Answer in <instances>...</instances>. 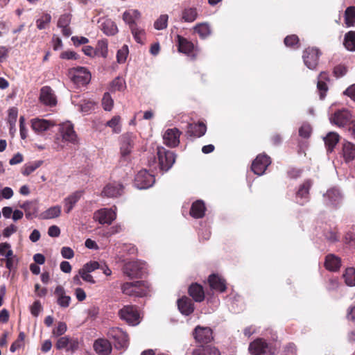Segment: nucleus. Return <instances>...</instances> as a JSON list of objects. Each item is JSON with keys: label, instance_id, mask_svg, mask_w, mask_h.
I'll return each mask as SVG.
<instances>
[{"label": "nucleus", "instance_id": "obj_1", "mask_svg": "<svg viewBox=\"0 0 355 355\" xmlns=\"http://www.w3.org/2000/svg\"><path fill=\"white\" fill-rule=\"evenodd\" d=\"M121 289L124 295L130 297H144L149 291L148 286L142 281L123 283Z\"/></svg>", "mask_w": 355, "mask_h": 355}, {"label": "nucleus", "instance_id": "obj_2", "mask_svg": "<svg viewBox=\"0 0 355 355\" xmlns=\"http://www.w3.org/2000/svg\"><path fill=\"white\" fill-rule=\"evenodd\" d=\"M69 76L71 80L79 87L86 86L91 80L90 71L85 67H73L69 70Z\"/></svg>", "mask_w": 355, "mask_h": 355}, {"label": "nucleus", "instance_id": "obj_3", "mask_svg": "<svg viewBox=\"0 0 355 355\" xmlns=\"http://www.w3.org/2000/svg\"><path fill=\"white\" fill-rule=\"evenodd\" d=\"M58 131L61 135L62 141L68 142L73 145L78 144L79 139L78 135L74 130V125L71 121H67L60 123Z\"/></svg>", "mask_w": 355, "mask_h": 355}, {"label": "nucleus", "instance_id": "obj_4", "mask_svg": "<svg viewBox=\"0 0 355 355\" xmlns=\"http://www.w3.org/2000/svg\"><path fill=\"white\" fill-rule=\"evenodd\" d=\"M120 318L128 324L135 326L140 322L139 314L135 306L125 305L119 311Z\"/></svg>", "mask_w": 355, "mask_h": 355}, {"label": "nucleus", "instance_id": "obj_5", "mask_svg": "<svg viewBox=\"0 0 355 355\" xmlns=\"http://www.w3.org/2000/svg\"><path fill=\"white\" fill-rule=\"evenodd\" d=\"M157 156L160 168L165 171L171 168L175 162V154L172 151L166 150L164 148H157Z\"/></svg>", "mask_w": 355, "mask_h": 355}, {"label": "nucleus", "instance_id": "obj_6", "mask_svg": "<svg viewBox=\"0 0 355 355\" xmlns=\"http://www.w3.org/2000/svg\"><path fill=\"white\" fill-rule=\"evenodd\" d=\"M107 336L114 340V345L116 349H123L128 346V335L118 327L110 329L107 331Z\"/></svg>", "mask_w": 355, "mask_h": 355}, {"label": "nucleus", "instance_id": "obj_7", "mask_svg": "<svg viewBox=\"0 0 355 355\" xmlns=\"http://www.w3.org/2000/svg\"><path fill=\"white\" fill-rule=\"evenodd\" d=\"M116 211L112 208L101 209L94 214V219L101 225H110L116 219Z\"/></svg>", "mask_w": 355, "mask_h": 355}, {"label": "nucleus", "instance_id": "obj_8", "mask_svg": "<svg viewBox=\"0 0 355 355\" xmlns=\"http://www.w3.org/2000/svg\"><path fill=\"white\" fill-rule=\"evenodd\" d=\"M331 123L344 127L352 121V114L347 109L339 110L329 117Z\"/></svg>", "mask_w": 355, "mask_h": 355}, {"label": "nucleus", "instance_id": "obj_9", "mask_svg": "<svg viewBox=\"0 0 355 355\" xmlns=\"http://www.w3.org/2000/svg\"><path fill=\"white\" fill-rule=\"evenodd\" d=\"M135 136L127 132L120 137V153L123 157L129 155L134 147Z\"/></svg>", "mask_w": 355, "mask_h": 355}, {"label": "nucleus", "instance_id": "obj_10", "mask_svg": "<svg viewBox=\"0 0 355 355\" xmlns=\"http://www.w3.org/2000/svg\"><path fill=\"white\" fill-rule=\"evenodd\" d=\"M135 186L139 189H147L155 182V178L146 170L140 171L135 176Z\"/></svg>", "mask_w": 355, "mask_h": 355}, {"label": "nucleus", "instance_id": "obj_11", "mask_svg": "<svg viewBox=\"0 0 355 355\" xmlns=\"http://www.w3.org/2000/svg\"><path fill=\"white\" fill-rule=\"evenodd\" d=\"M270 158L265 154H260L252 164V171L258 175H261L270 164Z\"/></svg>", "mask_w": 355, "mask_h": 355}, {"label": "nucleus", "instance_id": "obj_12", "mask_svg": "<svg viewBox=\"0 0 355 355\" xmlns=\"http://www.w3.org/2000/svg\"><path fill=\"white\" fill-rule=\"evenodd\" d=\"M182 132L178 128H168L163 135L164 144L170 148H174L180 144Z\"/></svg>", "mask_w": 355, "mask_h": 355}, {"label": "nucleus", "instance_id": "obj_13", "mask_svg": "<svg viewBox=\"0 0 355 355\" xmlns=\"http://www.w3.org/2000/svg\"><path fill=\"white\" fill-rule=\"evenodd\" d=\"M79 343L76 338L63 336L60 338L56 344L55 347L58 349H66L67 352L73 353L78 349Z\"/></svg>", "mask_w": 355, "mask_h": 355}, {"label": "nucleus", "instance_id": "obj_14", "mask_svg": "<svg viewBox=\"0 0 355 355\" xmlns=\"http://www.w3.org/2000/svg\"><path fill=\"white\" fill-rule=\"evenodd\" d=\"M319 58V51L315 48H309L304 52L303 59L306 66L313 69L316 67Z\"/></svg>", "mask_w": 355, "mask_h": 355}, {"label": "nucleus", "instance_id": "obj_15", "mask_svg": "<svg viewBox=\"0 0 355 355\" xmlns=\"http://www.w3.org/2000/svg\"><path fill=\"white\" fill-rule=\"evenodd\" d=\"M32 129L37 134L42 133L55 125V123L40 118H34L31 120Z\"/></svg>", "mask_w": 355, "mask_h": 355}, {"label": "nucleus", "instance_id": "obj_16", "mask_svg": "<svg viewBox=\"0 0 355 355\" xmlns=\"http://www.w3.org/2000/svg\"><path fill=\"white\" fill-rule=\"evenodd\" d=\"M194 338L200 343H208L213 339L212 330L209 327L198 326L194 330Z\"/></svg>", "mask_w": 355, "mask_h": 355}, {"label": "nucleus", "instance_id": "obj_17", "mask_svg": "<svg viewBox=\"0 0 355 355\" xmlns=\"http://www.w3.org/2000/svg\"><path fill=\"white\" fill-rule=\"evenodd\" d=\"M143 267L138 261H130L125 263L123 271L125 275L130 278L140 277L142 275Z\"/></svg>", "mask_w": 355, "mask_h": 355}, {"label": "nucleus", "instance_id": "obj_18", "mask_svg": "<svg viewBox=\"0 0 355 355\" xmlns=\"http://www.w3.org/2000/svg\"><path fill=\"white\" fill-rule=\"evenodd\" d=\"M178 40L179 51L184 53L192 58L196 57L195 46L191 42L180 35L178 36Z\"/></svg>", "mask_w": 355, "mask_h": 355}, {"label": "nucleus", "instance_id": "obj_19", "mask_svg": "<svg viewBox=\"0 0 355 355\" xmlns=\"http://www.w3.org/2000/svg\"><path fill=\"white\" fill-rule=\"evenodd\" d=\"M268 349V343L261 338L252 342L249 345V351L253 355H261L266 353Z\"/></svg>", "mask_w": 355, "mask_h": 355}, {"label": "nucleus", "instance_id": "obj_20", "mask_svg": "<svg viewBox=\"0 0 355 355\" xmlns=\"http://www.w3.org/2000/svg\"><path fill=\"white\" fill-rule=\"evenodd\" d=\"M208 282L211 289L223 293L226 290L225 279L217 275L212 274L208 278Z\"/></svg>", "mask_w": 355, "mask_h": 355}, {"label": "nucleus", "instance_id": "obj_21", "mask_svg": "<svg viewBox=\"0 0 355 355\" xmlns=\"http://www.w3.org/2000/svg\"><path fill=\"white\" fill-rule=\"evenodd\" d=\"M95 352L100 355H108L112 351V346L110 342L103 338L96 340L94 343Z\"/></svg>", "mask_w": 355, "mask_h": 355}, {"label": "nucleus", "instance_id": "obj_22", "mask_svg": "<svg viewBox=\"0 0 355 355\" xmlns=\"http://www.w3.org/2000/svg\"><path fill=\"white\" fill-rule=\"evenodd\" d=\"M207 131V127L203 123H189L187 126V134L191 137H200Z\"/></svg>", "mask_w": 355, "mask_h": 355}, {"label": "nucleus", "instance_id": "obj_23", "mask_svg": "<svg viewBox=\"0 0 355 355\" xmlns=\"http://www.w3.org/2000/svg\"><path fill=\"white\" fill-rule=\"evenodd\" d=\"M141 17V12L137 9L126 10L123 14V20L129 25L130 28L137 26L136 21Z\"/></svg>", "mask_w": 355, "mask_h": 355}, {"label": "nucleus", "instance_id": "obj_24", "mask_svg": "<svg viewBox=\"0 0 355 355\" xmlns=\"http://www.w3.org/2000/svg\"><path fill=\"white\" fill-rule=\"evenodd\" d=\"M123 187L119 183H111L107 184L103 189V193L105 196L114 198L120 196L122 193Z\"/></svg>", "mask_w": 355, "mask_h": 355}, {"label": "nucleus", "instance_id": "obj_25", "mask_svg": "<svg viewBox=\"0 0 355 355\" xmlns=\"http://www.w3.org/2000/svg\"><path fill=\"white\" fill-rule=\"evenodd\" d=\"M178 306L180 311L186 315H190L194 310L192 301L187 297L178 300Z\"/></svg>", "mask_w": 355, "mask_h": 355}, {"label": "nucleus", "instance_id": "obj_26", "mask_svg": "<svg viewBox=\"0 0 355 355\" xmlns=\"http://www.w3.org/2000/svg\"><path fill=\"white\" fill-rule=\"evenodd\" d=\"M101 29L107 36H112L118 33L116 24L110 19H103L101 24Z\"/></svg>", "mask_w": 355, "mask_h": 355}, {"label": "nucleus", "instance_id": "obj_27", "mask_svg": "<svg viewBox=\"0 0 355 355\" xmlns=\"http://www.w3.org/2000/svg\"><path fill=\"white\" fill-rule=\"evenodd\" d=\"M189 293L196 302H202L205 299V293L202 286L193 284L189 288Z\"/></svg>", "mask_w": 355, "mask_h": 355}, {"label": "nucleus", "instance_id": "obj_28", "mask_svg": "<svg viewBox=\"0 0 355 355\" xmlns=\"http://www.w3.org/2000/svg\"><path fill=\"white\" fill-rule=\"evenodd\" d=\"M82 196L80 191H76L64 199V207L66 213L69 214Z\"/></svg>", "mask_w": 355, "mask_h": 355}, {"label": "nucleus", "instance_id": "obj_29", "mask_svg": "<svg viewBox=\"0 0 355 355\" xmlns=\"http://www.w3.org/2000/svg\"><path fill=\"white\" fill-rule=\"evenodd\" d=\"M343 156L346 162H349L355 159V144L347 141L343 144Z\"/></svg>", "mask_w": 355, "mask_h": 355}, {"label": "nucleus", "instance_id": "obj_30", "mask_svg": "<svg viewBox=\"0 0 355 355\" xmlns=\"http://www.w3.org/2000/svg\"><path fill=\"white\" fill-rule=\"evenodd\" d=\"M205 206L202 200H197L192 204L190 214L196 218H202L205 215Z\"/></svg>", "mask_w": 355, "mask_h": 355}, {"label": "nucleus", "instance_id": "obj_31", "mask_svg": "<svg viewBox=\"0 0 355 355\" xmlns=\"http://www.w3.org/2000/svg\"><path fill=\"white\" fill-rule=\"evenodd\" d=\"M340 139V136L335 132H329L326 137H324L325 146L328 152H332L336 145Z\"/></svg>", "mask_w": 355, "mask_h": 355}, {"label": "nucleus", "instance_id": "obj_32", "mask_svg": "<svg viewBox=\"0 0 355 355\" xmlns=\"http://www.w3.org/2000/svg\"><path fill=\"white\" fill-rule=\"evenodd\" d=\"M40 99L42 103L49 106H54L57 103L56 97L51 90H42Z\"/></svg>", "mask_w": 355, "mask_h": 355}, {"label": "nucleus", "instance_id": "obj_33", "mask_svg": "<svg viewBox=\"0 0 355 355\" xmlns=\"http://www.w3.org/2000/svg\"><path fill=\"white\" fill-rule=\"evenodd\" d=\"M61 214V207L55 205L49 207L40 215V218L42 220L53 219L60 216Z\"/></svg>", "mask_w": 355, "mask_h": 355}, {"label": "nucleus", "instance_id": "obj_34", "mask_svg": "<svg viewBox=\"0 0 355 355\" xmlns=\"http://www.w3.org/2000/svg\"><path fill=\"white\" fill-rule=\"evenodd\" d=\"M21 207L24 209L26 217L28 219H32L36 216L38 211L37 204L34 202H26L21 205Z\"/></svg>", "mask_w": 355, "mask_h": 355}, {"label": "nucleus", "instance_id": "obj_35", "mask_svg": "<svg viewBox=\"0 0 355 355\" xmlns=\"http://www.w3.org/2000/svg\"><path fill=\"white\" fill-rule=\"evenodd\" d=\"M324 266L327 270L336 271L340 266V260L334 254H328L325 259Z\"/></svg>", "mask_w": 355, "mask_h": 355}, {"label": "nucleus", "instance_id": "obj_36", "mask_svg": "<svg viewBox=\"0 0 355 355\" xmlns=\"http://www.w3.org/2000/svg\"><path fill=\"white\" fill-rule=\"evenodd\" d=\"M193 29L194 31L202 39L210 35L211 33V28L207 23L198 24L194 26Z\"/></svg>", "mask_w": 355, "mask_h": 355}, {"label": "nucleus", "instance_id": "obj_37", "mask_svg": "<svg viewBox=\"0 0 355 355\" xmlns=\"http://www.w3.org/2000/svg\"><path fill=\"white\" fill-rule=\"evenodd\" d=\"M121 116L116 115L107 121L105 125L112 128L113 133L119 134L121 132Z\"/></svg>", "mask_w": 355, "mask_h": 355}, {"label": "nucleus", "instance_id": "obj_38", "mask_svg": "<svg viewBox=\"0 0 355 355\" xmlns=\"http://www.w3.org/2000/svg\"><path fill=\"white\" fill-rule=\"evenodd\" d=\"M343 44L350 51H355V31H349L345 35Z\"/></svg>", "mask_w": 355, "mask_h": 355}, {"label": "nucleus", "instance_id": "obj_39", "mask_svg": "<svg viewBox=\"0 0 355 355\" xmlns=\"http://www.w3.org/2000/svg\"><path fill=\"white\" fill-rule=\"evenodd\" d=\"M198 17V11L196 8H186L182 12V19L186 22H193Z\"/></svg>", "mask_w": 355, "mask_h": 355}, {"label": "nucleus", "instance_id": "obj_40", "mask_svg": "<svg viewBox=\"0 0 355 355\" xmlns=\"http://www.w3.org/2000/svg\"><path fill=\"white\" fill-rule=\"evenodd\" d=\"M345 21L348 27L355 25V7H348L345 12Z\"/></svg>", "mask_w": 355, "mask_h": 355}, {"label": "nucleus", "instance_id": "obj_41", "mask_svg": "<svg viewBox=\"0 0 355 355\" xmlns=\"http://www.w3.org/2000/svg\"><path fill=\"white\" fill-rule=\"evenodd\" d=\"M193 355H220V353L214 347L208 346L203 349L193 350Z\"/></svg>", "mask_w": 355, "mask_h": 355}, {"label": "nucleus", "instance_id": "obj_42", "mask_svg": "<svg viewBox=\"0 0 355 355\" xmlns=\"http://www.w3.org/2000/svg\"><path fill=\"white\" fill-rule=\"evenodd\" d=\"M130 29L135 41L142 44L145 38V31L137 26H132Z\"/></svg>", "mask_w": 355, "mask_h": 355}, {"label": "nucleus", "instance_id": "obj_43", "mask_svg": "<svg viewBox=\"0 0 355 355\" xmlns=\"http://www.w3.org/2000/svg\"><path fill=\"white\" fill-rule=\"evenodd\" d=\"M42 164V161H36L34 162L26 164L22 169V174L24 175H28L38 168Z\"/></svg>", "mask_w": 355, "mask_h": 355}, {"label": "nucleus", "instance_id": "obj_44", "mask_svg": "<svg viewBox=\"0 0 355 355\" xmlns=\"http://www.w3.org/2000/svg\"><path fill=\"white\" fill-rule=\"evenodd\" d=\"M345 283L349 286H355V269L354 268H349L345 270L343 275Z\"/></svg>", "mask_w": 355, "mask_h": 355}, {"label": "nucleus", "instance_id": "obj_45", "mask_svg": "<svg viewBox=\"0 0 355 355\" xmlns=\"http://www.w3.org/2000/svg\"><path fill=\"white\" fill-rule=\"evenodd\" d=\"M168 15L166 14L161 15L154 23V28L156 30H164L168 26Z\"/></svg>", "mask_w": 355, "mask_h": 355}, {"label": "nucleus", "instance_id": "obj_46", "mask_svg": "<svg viewBox=\"0 0 355 355\" xmlns=\"http://www.w3.org/2000/svg\"><path fill=\"white\" fill-rule=\"evenodd\" d=\"M311 187V182L309 180L306 181L300 187L299 190L297 192V196L298 198L307 199L309 189Z\"/></svg>", "mask_w": 355, "mask_h": 355}, {"label": "nucleus", "instance_id": "obj_47", "mask_svg": "<svg viewBox=\"0 0 355 355\" xmlns=\"http://www.w3.org/2000/svg\"><path fill=\"white\" fill-rule=\"evenodd\" d=\"M329 81L328 74L325 72H321L318 78L317 89H328Z\"/></svg>", "mask_w": 355, "mask_h": 355}, {"label": "nucleus", "instance_id": "obj_48", "mask_svg": "<svg viewBox=\"0 0 355 355\" xmlns=\"http://www.w3.org/2000/svg\"><path fill=\"white\" fill-rule=\"evenodd\" d=\"M129 53L128 46L124 44L120 49L118 50L116 53V60L119 64H123L126 61L127 57Z\"/></svg>", "mask_w": 355, "mask_h": 355}, {"label": "nucleus", "instance_id": "obj_49", "mask_svg": "<svg viewBox=\"0 0 355 355\" xmlns=\"http://www.w3.org/2000/svg\"><path fill=\"white\" fill-rule=\"evenodd\" d=\"M102 105L105 111L112 110L114 105V101L112 96H110V93L106 92L104 94L102 99Z\"/></svg>", "mask_w": 355, "mask_h": 355}, {"label": "nucleus", "instance_id": "obj_50", "mask_svg": "<svg viewBox=\"0 0 355 355\" xmlns=\"http://www.w3.org/2000/svg\"><path fill=\"white\" fill-rule=\"evenodd\" d=\"M96 106V104L94 101H84V102L80 105V110L85 114H89L95 110Z\"/></svg>", "mask_w": 355, "mask_h": 355}, {"label": "nucleus", "instance_id": "obj_51", "mask_svg": "<svg viewBox=\"0 0 355 355\" xmlns=\"http://www.w3.org/2000/svg\"><path fill=\"white\" fill-rule=\"evenodd\" d=\"M51 16L48 14H44L40 19L36 21L37 27L40 30L44 29L46 26L51 22Z\"/></svg>", "mask_w": 355, "mask_h": 355}, {"label": "nucleus", "instance_id": "obj_52", "mask_svg": "<svg viewBox=\"0 0 355 355\" xmlns=\"http://www.w3.org/2000/svg\"><path fill=\"white\" fill-rule=\"evenodd\" d=\"M324 197L328 198L330 202L334 204L340 199V193L337 189H331L327 191Z\"/></svg>", "mask_w": 355, "mask_h": 355}, {"label": "nucleus", "instance_id": "obj_53", "mask_svg": "<svg viewBox=\"0 0 355 355\" xmlns=\"http://www.w3.org/2000/svg\"><path fill=\"white\" fill-rule=\"evenodd\" d=\"M312 128L309 124L304 123L299 129V135L304 138H308L311 134Z\"/></svg>", "mask_w": 355, "mask_h": 355}, {"label": "nucleus", "instance_id": "obj_54", "mask_svg": "<svg viewBox=\"0 0 355 355\" xmlns=\"http://www.w3.org/2000/svg\"><path fill=\"white\" fill-rule=\"evenodd\" d=\"M5 257L6 258V268L9 270H12L14 265V255L12 250H7L5 254Z\"/></svg>", "mask_w": 355, "mask_h": 355}, {"label": "nucleus", "instance_id": "obj_55", "mask_svg": "<svg viewBox=\"0 0 355 355\" xmlns=\"http://www.w3.org/2000/svg\"><path fill=\"white\" fill-rule=\"evenodd\" d=\"M67 327L64 322H60L58 324L57 327L53 329V334L55 336L63 335L67 331Z\"/></svg>", "mask_w": 355, "mask_h": 355}, {"label": "nucleus", "instance_id": "obj_56", "mask_svg": "<svg viewBox=\"0 0 355 355\" xmlns=\"http://www.w3.org/2000/svg\"><path fill=\"white\" fill-rule=\"evenodd\" d=\"M71 21V16L69 14H64L60 17L58 21V26L59 28L68 26Z\"/></svg>", "mask_w": 355, "mask_h": 355}, {"label": "nucleus", "instance_id": "obj_57", "mask_svg": "<svg viewBox=\"0 0 355 355\" xmlns=\"http://www.w3.org/2000/svg\"><path fill=\"white\" fill-rule=\"evenodd\" d=\"M125 87V80L121 77L116 78L111 83V89H123Z\"/></svg>", "mask_w": 355, "mask_h": 355}, {"label": "nucleus", "instance_id": "obj_58", "mask_svg": "<svg viewBox=\"0 0 355 355\" xmlns=\"http://www.w3.org/2000/svg\"><path fill=\"white\" fill-rule=\"evenodd\" d=\"M78 274L84 281L91 284L95 283V280L94 279L93 277L90 275L89 272H87L85 270L80 268L78 271Z\"/></svg>", "mask_w": 355, "mask_h": 355}, {"label": "nucleus", "instance_id": "obj_59", "mask_svg": "<svg viewBox=\"0 0 355 355\" xmlns=\"http://www.w3.org/2000/svg\"><path fill=\"white\" fill-rule=\"evenodd\" d=\"M98 49L101 55L105 58L107 55V42L106 40H101L98 42Z\"/></svg>", "mask_w": 355, "mask_h": 355}, {"label": "nucleus", "instance_id": "obj_60", "mask_svg": "<svg viewBox=\"0 0 355 355\" xmlns=\"http://www.w3.org/2000/svg\"><path fill=\"white\" fill-rule=\"evenodd\" d=\"M78 55L76 52L72 51H63L60 54V58L64 60H77L78 59Z\"/></svg>", "mask_w": 355, "mask_h": 355}, {"label": "nucleus", "instance_id": "obj_61", "mask_svg": "<svg viewBox=\"0 0 355 355\" xmlns=\"http://www.w3.org/2000/svg\"><path fill=\"white\" fill-rule=\"evenodd\" d=\"M347 71V67L344 65H338L334 69V74L336 78H340L346 74Z\"/></svg>", "mask_w": 355, "mask_h": 355}, {"label": "nucleus", "instance_id": "obj_62", "mask_svg": "<svg viewBox=\"0 0 355 355\" xmlns=\"http://www.w3.org/2000/svg\"><path fill=\"white\" fill-rule=\"evenodd\" d=\"M13 191L10 187H4L3 189L0 191V200L2 198L10 199L13 196Z\"/></svg>", "mask_w": 355, "mask_h": 355}, {"label": "nucleus", "instance_id": "obj_63", "mask_svg": "<svg viewBox=\"0 0 355 355\" xmlns=\"http://www.w3.org/2000/svg\"><path fill=\"white\" fill-rule=\"evenodd\" d=\"M99 268V263L96 261H90L85 263L82 269L85 270L87 272H92Z\"/></svg>", "mask_w": 355, "mask_h": 355}, {"label": "nucleus", "instance_id": "obj_64", "mask_svg": "<svg viewBox=\"0 0 355 355\" xmlns=\"http://www.w3.org/2000/svg\"><path fill=\"white\" fill-rule=\"evenodd\" d=\"M298 42V37L295 35H288L284 39V44L287 46H293L297 44Z\"/></svg>", "mask_w": 355, "mask_h": 355}]
</instances>
